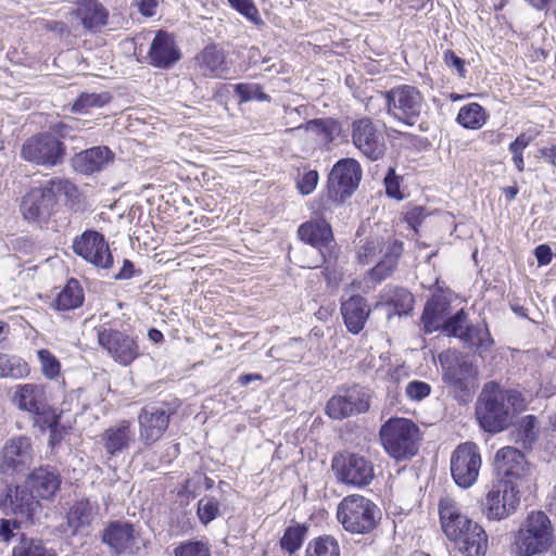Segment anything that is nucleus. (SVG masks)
I'll use <instances>...</instances> for the list:
<instances>
[{"instance_id": "nucleus-1", "label": "nucleus", "mask_w": 556, "mask_h": 556, "mask_svg": "<svg viewBox=\"0 0 556 556\" xmlns=\"http://www.w3.org/2000/svg\"><path fill=\"white\" fill-rule=\"evenodd\" d=\"M526 400L516 390H503L496 382L484 386L477 406L481 427L488 432H500L514 416L526 408Z\"/></svg>"}, {"instance_id": "nucleus-2", "label": "nucleus", "mask_w": 556, "mask_h": 556, "mask_svg": "<svg viewBox=\"0 0 556 556\" xmlns=\"http://www.w3.org/2000/svg\"><path fill=\"white\" fill-rule=\"evenodd\" d=\"M337 519L346 532L367 534L378 526L380 509L371 500L361 494H351L338 504Z\"/></svg>"}, {"instance_id": "nucleus-3", "label": "nucleus", "mask_w": 556, "mask_h": 556, "mask_svg": "<svg viewBox=\"0 0 556 556\" xmlns=\"http://www.w3.org/2000/svg\"><path fill=\"white\" fill-rule=\"evenodd\" d=\"M379 435L386 452L396 460L409 459L418 452L419 428L410 419H389L381 426Z\"/></svg>"}, {"instance_id": "nucleus-4", "label": "nucleus", "mask_w": 556, "mask_h": 556, "mask_svg": "<svg viewBox=\"0 0 556 556\" xmlns=\"http://www.w3.org/2000/svg\"><path fill=\"white\" fill-rule=\"evenodd\" d=\"M439 358L443 381L459 402L467 403L475 392L477 367L467 356L456 352L440 354Z\"/></svg>"}, {"instance_id": "nucleus-5", "label": "nucleus", "mask_w": 556, "mask_h": 556, "mask_svg": "<svg viewBox=\"0 0 556 556\" xmlns=\"http://www.w3.org/2000/svg\"><path fill=\"white\" fill-rule=\"evenodd\" d=\"M554 530L548 516L543 511L530 513L521 523L515 547L520 556H533L546 552L553 543Z\"/></svg>"}, {"instance_id": "nucleus-6", "label": "nucleus", "mask_w": 556, "mask_h": 556, "mask_svg": "<svg viewBox=\"0 0 556 556\" xmlns=\"http://www.w3.org/2000/svg\"><path fill=\"white\" fill-rule=\"evenodd\" d=\"M331 470L338 482L353 488H364L375 479L372 462L358 453L341 452L331 460Z\"/></svg>"}, {"instance_id": "nucleus-7", "label": "nucleus", "mask_w": 556, "mask_h": 556, "mask_svg": "<svg viewBox=\"0 0 556 556\" xmlns=\"http://www.w3.org/2000/svg\"><path fill=\"white\" fill-rule=\"evenodd\" d=\"M387 112L394 118L413 125L424 109V97L420 91L409 85L393 87L383 93Z\"/></svg>"}, {"instance_id": "nucleus-8", "label": "nucleus", "mask_w": 556, "mask_h": 556, "mask_svg": "<svg viewBox=\"0 0 556 556\" xmlns=\"http://www.w3.org/2000/svg\"><path fill=\"white\" fill-rule=\"evenodd\" d=\"M481 455L477 444H459L451 456V473L455 483L464 489L470 488L478 479L481 468Z\"/></svg>"}, {"instance_id": "nucleus-9", "label": "nucleus", "mask_w": 556, "mask_h": 556, "mask_svg": "<svg viewBox=\"0 0 556 556\" xmlns=\"http://www.w3.org/2000/svg\"><path fill=\"white\" fill-rule=\"evenodd\" d=\"M520 504V492L516 483L498 481L483 502V511L491 520H501L515 513Z\"/></svg>"}, {"instance_id": "nucleus-10", "label": "nucleus", "mask_w": 556, "mask_h": 556, "mask_svg": "<svg viewBox=\"0 0 556 556\" xmlns=\"http://www.w3.org/2000/svg\"><path fill=\"white\" fill-rule=\"evenodd\" d=\"M21 154L24 160L37 165L55 166L65 155L64 144L50 134H41L26 140Z\"/></svg>"}, {"instance_id": "nucleus-11", "label": "nucleus", "mask_w": 556, "mask_h": 556, "mask_svg": "<svg viewBox=\"0 0 556 556\" xmlns=\"http://www.w3.org/2000/svg\"><path fill=\"white\" fill-rule=\"evenodd\" d=\"M97 337L99 345L122 366L130 365L140 355L136 339L125 332L112 328H101L98 330Z\"/></svg>"}, {"instance_id": "nucleus-12", "label": "nucleus", "mask_w": 556, "mask_h": 556, "mask_svg": "<svg viewBox=\"0 0 556 556\" xmlns=\"http://www.w3.org/2000/svg\"><path fill=\"white\" fill-rule=\"evenodd\" d=\"M173 410L166 404H151L138 414L139 440L144 446L157 442L168 428Z\"/></svg>"}, {"instance_id": "nucleus-13", "label": "nucleus", "mask_w": 556, "mask_h": 556, "mask_svg": "<svg viewBox=\"0 0 556 556\" xmlns=\"http://www.w3.org/2000/svg\"><path fill=\"white\" fill-rule=\"evenodd\" d=\"M362 179V167L354 159L338 161L332 167L328 179L329 195L336 201H343L358 187Z\"/></svg>"}, {"instance_id": "nucleus-14", "label": "nucleus", "mask_w": 556, "mask_h": 556, "mask_svg": "<svg viewBox=\"0 0 556 556\" xmlns=\"http://www.w3.org/2000/svg\"><path fill=\"white\" fill-rule=\"evenodd\" d=\"M351 138L354 147L368 160L377 161L384 155L383 135L370 118L355 119L351 125Z\"/></svg>"}, {"instance_id": "nucleus-15", "label": "nucleus", "mask_w": 556, "mask_h": 556, "mask_svg": "<svg viewBox=\"0 0 556 556\" xmlns=\"http://www.w3.org/2000/svg\"><path fill=\"white\" fill-rule=\"evenodd\" d=\"M75 254L98 268L108 269L113 265L108 242L96 230H86L73 241Z\"/></svg>"}, {"instance_id": "nucleus-16", "label": "nucleus", "mask_w": 556, "mask_h": 556, "mask_svg": "<svg viewBox=\"0 0 556 556\" xmlns=\"http://www.w3.org/2000/svg\"><path fill=\"white\" fill-rule=\"evenodd\" d=\"M34 460L30 440L26 437L10 439L0 450V473L14 476L29 468Z\"/></svg>"}, {"instance_id": "nucleus-17", "label": "nucleus", "mask_w": 556, "mask_h": 556, "mask_svg": "<svg viewBox=\"0 0 556 556\" xmlns=\"http://www.w3.org/2000/svg\"><path fill=\"white\" fill-rule=\"evenodd\" d=\"M369 392L367 389L354 386L342 393L333 395L327 403V415L332 419H344L354 414H362L369 408Z\"/></svg>"}, {"instance_id": "nucleus-18", "label": "nucleus", "mask_w": 556, "mask_h": 556, "mask_svg": "<svg viewBox=\"0 0 556 556\" xmlns=\"http://www.w3.org/2000/svg\"><path fill=\"white\" fill-rule=\"evenodd\" d=\"M298 233L302 241L315 249L317 254L316 261L304 263L302 266L308 268L318 267L325 260V249L329 247L333 239L329 223L323 217L311 219L299 227Z\"/></svg>"}, {"instance_id": "nucleus-19", "label": "nucleus", "mask_w": 556, "mask_h": 556, "mask_svg": "<svg viewBox=\"0 0 556 556\" xmlns=\"http://www.w3.org/2000/svg\"><path fill=\"white\" fill-rule=\"evenodd\" d=\"M495 470L502 478L500 481L516 483L527 477L529 468L525 455L513 446L498 450L494 458Z\"/></svg>"}, {"instance_id": "nucleus-20", "label": "nucleus", "mask_w": 556, "mask_h": 556, "mask_svg": "<svg viewBox=\"0 0 556 556\" xmlns=\"http://www.w3.org/2000/svg\"><path fill=\"white\" fill-rule=\"evenodd\" d=\"M114 160L115 154L109 147L98 146L77 153L72 160V165L80 174L92 175L106 169Z\"/></svg>"}, {"instance_id": "nucleus-21", "label": "nucleus", "mask_w": 556, "mask_h": 556, "mask_svg": "<svg viewBox=\"0 0 556 556\" xmlns=\"http://www.w3.org/2000/svg\"><path fill=\"white\" fill-rule=\"evenodd\" d=\"M38 505L37 497L27 485L8 489L7 494L0 502V507L5 514H13L25 519L33 516Z\"/></svg>"}, {"instance_id": "nucleus-22", "label": "nucleus", "mask_w": 556, "mask_h": 556, "mask_svg": "<svg viewBox=\"0 0 556 556\" xmlns=\"http://www.w3.org/2000/svg\"><path fill=\"white\" fill-rule=\"evenodd\" d=\"M180 52L172 35L159 30L152 40L148 58L150 64L161 68H167L180 60Z\"/></svg>"}, {"instance_id": "nucleus-23", "label": "nucleus", "mask_w": 556, "mask_h": 556, "mask_svg": "<svg viewBox=\"0 0 556 556\" xmlns=\"http://www.w3.org/2000/svg\"><path fill=\"white\" fill-rule=\"evenodd\" d=\"M439 514L442 530L447 539L460 538L462 529L470 526V519L463 513L460 505L450 496L441 498Z\"/></svg>"}, {"instance_id": "nucleus-24", "label": "nucleus", "mask_w": 556, "mask_h": 556, "mask_svg": "<svg viewBox=\"0 0 556 556\" xmlns=\"http://www.w3.org/2000/svg\"><path fill=\"white\" fill-rule=\"evenodd\" d=\"M12 400L18 409L34 415H42L47 408L46 389L41 384L16 386Z\"/></svg>"}, {"instance_id": "nucleus-25", "label": "nucleus", "mask_w": 556, "mask_h": 556, "mask_svg": "<svg viewBox=\"0 0 556 556\" xmlns=\"http://www.w3.org/2000/svg\"><path fill=\"white\" fill-rule=\"evenodd\" d=\"M135 439V430L128 420L111 426L101 435L103 447L110 456H116L128 450Z\"/></svg>"}, {"instance_id": "nucleus-26", "label": "nucleus", "mask_w": 556, "mask_h": 556, "mask_svg": "<svg viewBox=\"0 0 556 556\" xmlns=\"http://www.w3.org/2000/svg\"><path fill=\"white\" fill-rule=\"evenodd\" d=\"M455 542L464 556H484L488 548V536L483 528L470 520V526L462 529L460 538L450 539Z\"/></svg>"}, {"instance_id": "nucleus-27", "label": "nucleus", "mask_w": 556, "mask_h": 556, "mask_svg": "<svg viewBox=\"0 0 556 556\" xmlns=\"http://www.w3.org/2000/svg\"><path fill=\"white\" fill-rule=\"evenodd\" d=\"M61 479L56 470L50 467L35 469L26 480L27 488L35 494L37 500H48L59 490Z\"/></svg>"}, {"instance_id": "nucleus-28", "label": "nucleus", "mask_w": 556, "mask_h": 556, "mask_svg": "<svg viewBox=\"0 0 556 556\" xmlns=\"http://www.w3.org/2000/svg\"><path fill=\"white\" fill-rule=\"evenodd\" d=\"M103 542L116 553H134L139 549L138 538L128 523H112L103 533Z\"/></svg>"}, {"instance_id": "nucleus-29", "label": "nucleus", "mask_w": 556, "mask_h": 556, "mask_svg": "<svg viewBox=\"0 0 556 556\" xmlns=\"http://www.w3.org/2000/svg\"><path fill=\"white\" fill-rule=\"evenodd\" d=\"M341 314L348 330L357 334L364 329L370 314V308L364 298L352 295L342 302Z\"/></svg>"}, {"instance_id": "nucleus-30", "label": "nucleus", "mask_w": 556, "mask_h": 556, "mask_svg": "<svg viewBox=\"0 0 556 556\" xmlns=\"http://www.w3.org/2000/svg\"><path fill=\"white\" fill-rule=\"evenodd\" d=\"M53 207L50 198L41 187L33 188L22 200L21 212L27 220L46 219Z\"/></svg>"}, {"instance_id": "nucleus-31", "label": "nucleus", "mask_w": 556, "mask_h": 556, "mask_svg": "<svg viewBox=\"0 0 556 556\" xmlns=\"http://www.w3.org/2000/svg\"><path fill=\"white\" fill-rule=\"evenodd\" d=\"M73 15L87 30H97L108 21V10L97 0H80L76 3Z\"/></svg>"}, {"instance_id": "nucleus-32", "label": "nucleus", "mask_w": 556, "mask_h": 556, "mask_svg": "<svg viewBox=\"0 0 556 556\" xmlns=\"http://www.w3.org/2000/svg\"><path fill=\"white\" fill-rule=\"evenodd\" d=\"M195 60L204 76L224 77L228 73L224 52L216 46L205 47Z\"/></svg>"}, {"instance_id": "nucleus-33", "label": "nucleus", "mask_w": 556, "mask_h": 556, "mask_svg": "<svg viewBox=\"0 0 556 556\" xmlns=\"http://www.w3.org/2000/svg\"><path fill=\"white\" fill-rule=\"evenodd\" d=\"M450 315V305L441 298L430 299L422 313V323L425 331L431 333L438 329H442Z\"/></svg>"}, {"instance_id": "nucleus-34", "label": "nucleus", "mask_w": 556, "mask_h": 556, "mask_svg": "<svg viewBox=\"0 0 556 556\" xmlns=\"http://www.w3.org/2000/svg\"><path fill=\"white\" fill-rule=\"evenodd\" d=\"M97 515V507L88 500L75 502L67 513V526L73 533L89 528Z\"/></svg>"}, {"instance_id": "nucleus-35", "label": "nucleus", "mask_w": 556, "mask_h": 556, "mask_svg": "<svg viewBox=\"0 0 556 556\" xmlns=\"http://www.w3.org/2000/svg\"><path fill=\"white\" fill-rule=\"evenodd\" d=\"M403 251V244L400 241L394 240L390 243L383 252L382 258L378 264L371 268L369 276L374 281H381L389 277L394 268L396 267L397 258Z\"/></svg>"}, {"instance_id": "nucleus-36", "label": "nucleus", "mask_w": 556, "mask_h": 556, "mask_svg": "<svg viewBox=\"0 0 556 556\" xmlns=\"http://www.w3.org/2000/svg\"><path fill=\"white\" fill-rule=\"evenodd\" d=\"M462 341L475 349L480 356H483L493 346L494 341L484 324L466 326Z\"/></svg>"}, {"instance_id": "nucleus-37", "label": "nucleus", "mask_w": 556, "mask_h": 556, "mask_svg": "<svg viewBox=\"0 0 556 556\" xmlns=\"http://www.w3.org/2000/svg\"><path fill=\"white\" fill-rule=\"evenodd\" d=\"M42 190L50 198V201L54 205L58 201H74L78 197L77 187L68 179L54 177L47 181L42 187Z\"/></svg>"}, {"instance_id": "nucleus-38", "label": "nucleus", "mask_w": 556, "mask_h": 556, "mask_svg": "<svg viewBox=\"0 0 556 556\" xmlns=\"http://www.w3.org/2000/svg\"><path fill=\"white\" fill-rule=\"evenodd\" d=\"M84 292L76 279H71L67 285L58 294L53 306L58 311L74 309L83 304Z\"/></svg>"}, {"instance_id": "nucleus-39", "label": "nucleus", "mask_w": 556, "mask_h": 556, "mask_svg": "<svg viewBox=\"0 0 556 556\" xmlns=\"http://www.w3.org/2000/svg\"><path fill=\"white\" fill-rule=\"evenodd\" d=\"M339 542L331 535L312 539L305 548V556H340Z\"/></svg>"}, {"instance_id": "nucleus-40", "label": "nucleus", "mask_w": 556, "mask_h": 556, "mask_svg": "<svg viewBox=\"0 0 556 556\" xmlns=\"http://www.w3.org/2000/svg\"><path fill=\"white\" fill-rule=\"evenodd\" d=\"M29 372V366L23 358L1 353L0 378L21 379L27 377Z\"/></svg>"}, {"instance_id": "nucleus-41", "label": "nucleus", "mask_w": 556, "mask_h": 556, "mask_svg": "<svg viewBox=\"0 0 556 556\" xmlns=\"http://www.w3.org/2000/svg\"><path fill=\"white\" fill-rule=\"evenodd\" d=\"M457 122L465 128L479 129L486 122V113L480 104L469 103L459 110Z\"/></svg>"}, {"instance_id": "nucleus-42", "label": "nucleus", "mask_w": 556, "mask_h": 556, "mask_svg": "<svg viewBox=\"0 0 556 556\" xmlns=\"http://www.w3.org/2000/svg\"><path fill=\"white\" fill-rule=\"evenodd\" d=\"M305 130L316 137L319 143H329L334 138L338 129L337 123L332 119H313L305 124Z\"/></svg>"}, {"instance_id": "nucleus-43", "label": "nucleus", "mask_w": 556, "mask_h": 556, "mask_svg": "<svg viewBox=\"0 0 556 556\" xmlns=\"http://www.w3.org/2000/svg\"><path fill=\"white\" fill-rule=\"evenodd\" d=\"M540 426L534 416H525L518 426L516 442L525 448H531L539 435Z\"/></svg>"}, {"instance_id": "nucleus-44", "label": "nucleus", "mask_w": 556, "mask_h": 556, "mask_svg": "<svg viewBox=\"0 0 556 556\" xmlns=\"http://www.w3.org/2000/svg\"><path fill=\"white\" fill-rule=\"evenodd\" d=\"M112 97L109 92L100 93H81L72 106L75 113L84 114L92 108H102L111 101Z\"/></svg>"}, {"instance_id": "nucleus-45", "label": "nucleus", "mask_w": 556, "mask_h": 556, "mask_svg": "<svg viewBox=\"0 0 556 556\" xmlns=\"http://www.w3.org/2000/svg\"><path fill=\"white\" fill-rule=\"evenodd\" d=\"M307 529L304 526H291L285 531L280 540L281 548L289 554L295 553L303 544Z\"/></svg>"}, {"instance_id": "nucleus-46", "label": "nucleus", "mask_w": 556, "mask_h": 556, "mask_svg": "<svg viewBox=\"0 0 556 556\" xmlns=\"http://www.w3.org/2000/svg\"><path fill=\"white\" fill-rule=\"evenodd\" d=\"M229 5L239 14L244 16L249 22L255 26H263L264 21L254 0H227Z\"/></svg>"}, {"instance_id": "nucleus-47", "label": "nucleus", "mask_w": 556, "mask_h": 556, "mask_svg": "<svg viewBox=\"0 0 556 556\" xmlns=\"http://www.w3.org/2000/svg\"><path fill=\"white\" fill-rule=\"evenodd\" d=\"M40 364V371L47 379H55L61 372L60 361L47 349L37 352Z\"/></svg>"}, {"instance_id": "nucleus-48", "label": "nucleus", "mask_w": 556, "mask_h": 556, "mask_svg": "<svg viewBox=\"0 0 556 556\" xmlns=\"http://www.w3.org/2000/svg\"><path fill=\"white\" fill-rule=\"evenodd\" d=\"M13 556H56L53 549H48L40 541L22 540L13 548Z\"/></svg>"}, {"instance_id": "nucleus-49", "label": "nucleus", "mask_w": 556, "mask_h": 556, "mask_svg": "<svg viewBox=\"0 0 556 556\" xmlns=\"http://www.w3.org/2000/svg\"><path fill=\"white\" fill-rule=\"evenodd\" d=\"M219 514V503L214 497H203L198 503V516L203 525L214 520Z\"/></svg>"}, {"instance_id": "nucleus-50", "label": "nucleus", "mask_w": 556, "mask_h": 556, "mask_svg": "<svg viewBox=\"0 0 556 556\" xmlns=\"http://www.w3.org/2000/svg\"><path fill=\"white\" fill-rule=\"evenodd\" d=\"M390 303L399 315L407 314L413 309L414 298L406 289H395L390 296Z\"/></svg>"}, {"instance_id": "nucleus-51", "label": "nucleus", "mask_w": 556, "mask_h": 556, "mask_svg": "<svg viewBox=\"0 0 556 556\" xmlns=\"http://www.w3.org/2000/svg\"><path fill=\"white\" fill-rule=\"evenodd\" d=\"M467 325V315L460 309L454 316L446 319L442 330L447 336L457 337L462 340Z\"/></svg>"}, {"instance_id": "nucleus-52", "label": "nucleus", "mask_w": 556, "mask_h": 556, "mask_svg": "<svg viewBox=\"0 0 556 556\" xmlns=\"http://www.w3.org/2000/svg\"><path fill=\"white\" fill-rule=\"evenodd\" d=\"M384 252L379 239H371L359 247L357 257L361 263L369 264L374 262L379 253Z\"/></svg>"}, {"instance_id": "nucleus-53", "label": "nucleus", "mask_w": 556, "mask_h": 556, "mask_svg": "<svg viewBox=\"0 0 556 556\" xmlns=\"http://www.w3.org/2000/svg\"><path fill=\"white\" fill-rule=\"evenodd\" d=\"M235 92L240 98L241 102H247L251 100H268V96L264 93L257 85L238 84L235 87Z\"/></svg>"}, {"instance_id": "nucleus-54", "label": "nucleus", "mask_w": 556, "mask_h": 556, "mask_svg": "<svg viewBox=\"0 0 556 556\" xmlns=\"http://www.w3.org/2000/svg\"><path fill=\"white\" fill-rule=\"evenodd\" d=\"M529 142V138L522 134L509 144V151L513 154V162L519 172H523L525 169L522 153L523 150L528 147Z\"/></svg>"}, {"instance_id": "nucleus-55", "label": "nucleus", "mask_w": 556, "mask_h": 556, "mask_svg": "<svg viewBox=\"0 0 556 556\" xmlns=\"http://www.w3.org/2000/svg\"><path fill=\"white\" fill-rule=\"evenodd\" d=\"M175 556H211L206 544L202 542H186L177 546L174 551Z\"/></svg>"}, {"instance_id": "nucleus-56", "label": "nucleus", "mask_w": 556, "mask_h": 556, "mask_svg": "<svg viewBox=\"0 0 556 556\" xmlns=\"http://www.w3.org/2000/svg\"><path fill=\"white\" fill-rule=\"evenodd\" d=\"M431 392L429 383L419 380L409 381L405 389L406 396L412 401H421Z\"/></svg>"}, {"instance_id": "nucleus-57", "label": "nucleus", "mask_w": 556, "mask_h": 556, "mask_svg": "<svg viewBox=\"0 0 556 556\" xmlns=\"http://www.w3.org/2000/svg\"><path fill=\"white\" fill-rule=\"evenodd\" d=\"M386 192L388 197L402 200L403 194L400 190V177L395 174L394 168L390 167L384 178Z\"/></svg>"}, {"instance_id": "nucleus-58", "label": "nucleus", "mask_w": 556, "mask_h": 556, "mask_svg": "<svg viewBox=\"0 0 556 556\" xmlns=\"http://www.w3.org/2000/svg\"><path fill=\"white\" fill-rule=\"evenodd\" d=\"M317 181L318 173L316 170H308L298 181V188L302 194L306 195L315 190Z\"/></svg>"}, {"instance_id": "nucleus-59", "label": "nucleus", "mask_w": 556, "mask_h": 556, "mask_svg": "<svg viewBox=\"0 0 556 556\" xmlns=\"http://www.w3.org/2000/svg\"><path fill=\"white\" fill-rule=\"evenodd\" d=\"M444 62L448 67H455L460 77H465V61L457 56L453 51L447 50L443 55Z\"/></svg>"}, {"instance_id": "nucleus-60", "label": "nucleus", "mask_w": 556, "mask_h": 556, "mask_svg": "<svg viewBox=\"0 0 556 556\" xmlns=\"http://www.w3.org/2000/svg\"><path fill=\"white\" fill-rule=\"evenodd\" d=\"M425 218V208L422 206H413L408 208L405 213V220L407 224L416 229L418 225Z\"/></svg>"}, {"instance_id": "nucleus-61", "label": "nucleus", "mask_w": 556, "mask_h": 556, "mask_svg": "<svg viewBox=\"0 0 556 556\" xmlns=\"http://www.w3.org/2000/svg\"><path fill=\"white\" fill-rule=\"evenodd\" d=\"M20 527V521L16 519H1L0 521V536L4 541H9L13 536V530Z\"/></svg>"}, {"instance_id": "nucleus-62", "label": "nucleus", "mask_w": 556, "mask_h": 556, "mask_svg": "<svg viewBox=\"0 0 556 556\" xmlns=\"http://www.w3.org/2000/svg\"><path fill=\"white\" fill-rule=\"evenodd\" d=\"M535 256L540 265H547L552 261L551 248L546 244L539 245L535 251Z\"/></svg>"}, {"instance_id": "nucleus-63", "label": "nucleus", "mask_w": 556, "mask_h": 556, "mask_svg": "<svg viewBox=\"0 0 556 556\" xmlns=\"http://www.w3.org/2000/svg\"><path fill=\"white\" fill-rule=\"evenodd\" d=\"M157 8V1L156 0H141L138 3L139 12L144 16H153L155 15Z\"/></svg>"}, {"instance_id": "nucleus-64", "label": "nucleus", "mask_w": 556, "mask_h": 556, "mask_svg": "<svg viewBox=\"0 0 556 556\" xmlns=\"http://www.w3.org/2000/svg\"><path fill=\"white\" fill-rule=\"evenodd\" d=\"M135 274L134 264L125 260L124 265L122 269L118 271V274L115 275V279L123 280V279H130Z\"/></svg>"}]
</instances>
